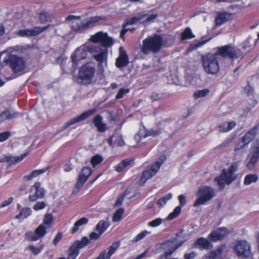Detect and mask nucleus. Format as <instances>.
I'll return each mask as SVG.
<instances>
[{
    "instance_id": "61",
    "label": "nucleus",
    "mask_w": 259,
    "mask_h": 259,
    "mask_svg": "<svg viewBox=\"0 0 259 259\" xmlns=\"http://www.w3.org/2000/svg\"><path fill=\"white\" fill-rule=\"evenodd\" d=\"M197 255V253L194 251L186 253L184 255L185 259H194Z\"/></svg>"
},
{
    "instance_id": "36",
    "label": "nucleus",
    "mask_w": 259,
    "mask_h": 259,
    "mask_svg": "<svg viewBox=\"0 0 259 259\" xmlns=\"http://www.w3.org/2000/svg\"><path fill=\"white\" fill-rule=\"evenodd\" d=\"M229 17V15L227 13H219L215 18V25L217 26L222 25L228 20Z\"/></svg>"
},
{
    "instance_id": "56",
    "label": "nucleus",
    "mask_w": 259,
    "mask_h": 259,
    "mask_svg": "<svg viewBox=\"0 0 259 259\" xmlns=\"http://www.w3.org/2000/svg\"><path fill=\"white\" fill-rule=\"evenodd\" d=\"M101 235L102 234H100V233L99 232L98 233L94 232H92L89 235V238H88L87 237H86L87 238V239L89 240V243L87 245H88V244L90 243L91 240H96L98 239Z\"/></svg>"
},
{
    "instance_id": "21",
    "label": "nucleus",
    "mask_w": 259,
    "mask_h": 259,
    "mask_svg": "<svg viewBox=\"0 0 259 259\" xmlns=\"http://www.w3.org/2000/svg\"><path fill=\"white\" fill-rule=\"evenodd\" d=\"M119 246L120 242L119 241L114 242L105 250L101 251L98 256L95 259H109L119 248Z\"/></svg>"
},
{
    "instance_id": "6",
    "label": "nucleus",
    "mask_w": 259,
    "mask_h": 259,
    "mask_svg": "<svg viewBox=\"0 0 259 259\" xmlns=\"http://www.w3.org/2000/svg\"><path fill=\"white\" fill-rule=\"evenodd\" d=\"M13 50V48H9L2 52V54H7L4 58V62L9 65L14 72H18L24 69L25 62L21 58L15 54Z\"/></svg>"
},
{
    "instance_id": "13",
    "label": "nucleus",
    "mask_w": 259,
    "mask_h": 259,
    "mask_svg": "<svg viewBox=\"0 0 259 259\" xmlns=\"http://www.w3.org/2000/svg\"><path fill=\"white\" fill-rule=\"evenodd\" d=\"M87 237H83L80 240H77L70 246L67 258L60 257L58 259H75L79 253V250L89 243Z\"/></svg>"
},
{
    "instance_id": "20",
    "label": "nucleus",
    "mask_w": 259,
    "mask_h": 259,
    "mask_svg": "<svg viewBox=\"0 0 259 259\" xmlns=\"http://www.w3.org/2000/svg\"><path fill=\"white\" fill-rule=\"evenodd\" d=\"M96 112V109H92L89 110H88L87 111H85L83 112L82 114H81L80 115L77 116L74 118H72L69 121L67 122L65 125L64 127L67 128L69 126H70L71 125L76 124L77 123H78L79 122H81L84 119H85L89 117L90 116L93 115Z\"/></svg>"
},
{
    "instance_id": "49",
    "label": "nucleus",
    "mask_w": 259,
    "mask_h": 259,
    "mask_svg": "<svg viewBox=\"0 0 259 259\" xmlns=\"http://www.w3.org/2000/svg\"><path fill=\"white\" fill-rule=\"evenodd\" d=\"M44 247L43 244L40 245L39 247H36L33 244H30L28 248L34 254L37 255L41 252Z\"/></svg>"
},
{
    "instance_id": "5",
    "label": "nucleus",
    "mask_w": 259,
    "mask_h": 259,
    "mask_svg": "<svg viewBox=\"0 0 259 259\" xmlns=\"http://www.w3.org/2000/svg\"><path fill=\"white\" fill-rule=\"evenodd\" d=\"M238 167V163L233 162L227 168L223 169L221 175L215 178L214 181L221 189L224 188L225 185H230L236 179L235 172Z\"/></svg>"
},
{
    "instance_id": "40",
    "label": "nucleus",
    "mask_w": 259,
    "mask_h": 259,
    "mask_svg": "<svg viewBox=\"0 0 259 259\" xmlns=\"http://www.w3.org/2000/svg\"><path fill=\"white\" fill-rule=\"evenodd\" d=\"M109 226V224L108 222L101 220L96 225V229L100 234H102Z\"/></svg>"
},
{
    "instance_id": "33",
    "label": "nucleus",
    "mask_w": 259,
    "mask_h": 259,
    "mask_svg": "<svg viewBox=\"0 0 259 259\" xmlns=\"http://www.w3.org/2000/svg\"><path fill=\"white\" fill-rule=\"evenodd\" d=\"M258 128L256 127L252 128L242 138V140L244 141L246 144H248L255 137L257 134Z\"/></svg>"
},
{
    "instance_id": "45",
    "label": "nucleus",
    "mask_w": 259,
    "mask_h": 259,
    "mask_svg": "<svg viewBox=\"0 0 259 259\" xmlns=\"http://www.w3.org/2000/svg\"><path fill=\"white\" fill-rule=\"evenodd\" d=\"M195 36L192 32V30L189 28H187L182 33L181 39L182 40L194 38Z\"/></svg>"
},
{
    "instance_id": "58",
    "label": "nucleus",
    "mask_w": 259,
    "mask_h": 259,
    "mask_svg": "<svg viewBox=\"0 0 259 259\" xmlns=\"http://www.w3.org/2000/svg\"><path fill=\"white\" fill-rule=\"evenodd\" d=\"M11 134L9 132H5L2 133H0V142H3L6 140H7Z\"/></svg>"
},
{
    "instance_id": "26",
    "label": "nucleus",
    "mask_w": 259,
    "mask_h": 259,
    "mask_svg": "<svg viewBox=\"0 0 259 259\" xmlns=\"http://www.w3.org/2000/svg\"><path fill=\"white\" fill-rule=\"evenodd\" d=\"M193 246L203 249H210L212 248L211 243L206 238L203 237L198 238L194 243Z\"/></svg>"
},
{
    "instance_id": "14",
    "label": "nucleus",
    "mask_w": 259,
    "mask_h": 259,
    "mask_svg": "<svg viewBox=\"0 0 259 259\" xmlns=\"http://www.w3.org/2000/svg\"><path fill=\"white\" fill-rule=\"evenodd\" d=\"M92 172V169L89 166H84L82 168L78 175L75 188L73 191V193H76L80 190Z\"/></svg>"
},
{
    "instance_id": "57",
    "label": "nucleus",
    "mask_w": 259,
    "mask_h": 259,
    "mask_svg": "<svg viewBox=\"0 0 259 259\" xmlns=\"http://www.w3.org/2000/svg\"><path fill=\"white\" fill-rule=\"evenodd\" d=\"M157 14H153L150 15H148L147 14V16L145 17L146 18L145 20L142 22H153L157 17Z\"/></svg>"
},
{
    "instance_id": "39",
    "label": "nucleus",
    "mask_w": 259,
    "mask_h": 259,
    "mask_svg": "<svg viewBox=\"0 0 259 259\" xmlns=\"http://www.w3.org/2000/svg\"><path fill=\"white\" fill-rule=\"evenodd\" d=\"M88 223V219L87 218L83 217L74 223V226L71 229L72 233L74 234L78 230L80 227L83 225L87 224Z\"/></svg>"
},
{
    "instance_id": "28",
    "label": "nucleus",
    "mask_w": 259,
    "mask_h": 259,
    "mask_svg": "<svg viewBox=\"0 0 259 259\" xmlns=\"http://www.w3.org/2000/svg\"><path fill=\"white\" fill-rule=\"evenodd\" d=\"M258 159L259 154L250 151V153L247 158V167L249 169H253Z\"/></svg>"
},
{
    "instance_id": "4",
    "label": "nucleus",
    "mask_w": 259,
    "mask_h": 259,
    "mask_svg": "<svg viewBox=\"0 0 259 259\" xmlns=\"http://www.w3.org/2000/svg\"><path fill=\"white\" fill-rule=\"evenodd\" d=\"M66 20L71 21V28L73 31L82 33L94 27L100 21L105 20V18L103 16H93L81 20L80 16L69 15L66 17Z\"/></svg>"
},
{
    "instance_id": "11",
    "label": "nucleus",
    "mask_w": 259,
    "mask_h": 259,
    "mask_svg": "<svg viewBox=\"0 0 259 259\" xmlns=\"http://www.w3.org/2000/svg\"><path fill=\"white\" fill-rule=\"evenodd\" d=\"M234 253L241 258H250L252 256L250 243L245 240L236 241L233 247Z\"/></svg>"
},
{
    "instance_id": "35",
    "label": "nucleus",
    "mask_w": 259,
    "mask_h": 259,
    "mask_svg": "<svg viewBox=\"0 0 259 259\" xmlns=\"http://www.w3.org/2000/svg\"><path fill=\"white\" fill-rule=\"evenodd\" d=\"M28 155V153L22 154L20 156L13 157L11 156H7L5 158V161L10 163V164H16L22 161L24 157Z\"/></svg>"
},
{
    "instance_id": "15",
    "label": "nucleus",
    "mask_w": 259,
    "mask_h": 259,
    "mask_svg": "<svg viewBox=\"0 0 259 259\" xmlns=\"http://www.w3.org/2000/svg\"><path fill=\"white\" fill-rule=\"evenodd\" d=\"M47 227L44 224L40 225L34 231H29L25 234V238L30 241H36L42 238L47 233Z\"/></svg>"
},
{
    "instance_id": "41",
    "label": "nucleus",
    "mask_w": 259,
    "mask_h": 259,
    "mask_svg": "<svg viewBox=\"0 0 259 259\" xmlns=\"http://www.w3.org/2000/svg\"><path fill=\"white\" fill-rule=\"evenodd\" d=\"M103 160V158L101 155L97 154L91 158L90 163L94 168L100 164Z\"/></svg>"
},
{
    "instance_id": "53",
    "label": "nucleus",
    "mask_w": 259,
    "mask_h": 259,
    "mask_svg": "<svg viewBox=\"0 0 259 259\" xmlns=\"http://www.w3.org/2000/svg\"><path fill=\"white\" fill-rule=\"evenodd\" d=\"M208 40H205V41H199L196 43H194L190 46L189 48L188 49V51H191L193 50L196 49L197 48L202 46L204 44H205L206 42L208 41Z\"/></svg>"
},
{
    "instance_id": "24",
    "label": "nucleus",
    "mask_w": 259,
    "mask_h": 259,
    "mask_svg": "<svg viewBox=\"0 0 259 259\" xmlns=\"http://www.w3.org/2000/svg\"><path fill=\"white\" fill-rule=\"evenodd\" d=\"M119 56L116 60L115 65L117 68H120L126 66L128 63V61L126 52L122 47L119 48Z\"/></svg>"
},
{
    "instance_id": "1",
    "label": "nucleus",
    "mask_w": 259,
    "mask_h": 259,
    "mask_svg": "<svg viewBox=\"0 0 259 259\" xmlns=\"http://www.w3.org/2000/svg\"><path fill=\"white\" fill-rule=\"evenodd\" d=\"M90 40L94 44L86 43L77 48L71 56L72 65L75 68L81 60L85 59L89 53L94 57L98 51L100 45L95 44L100 42L102 46L108 48L113 44L112 37L108 36L107 32L99 31L91 36Z\"/></svg>"
},
{
    "instance_id": "2",
    "label": "nucleus",
    "mask_w": 259,
    "mask_h": 259,
    "mask_svg": "<svg viewBox=\"0 0 259 259\" xmlns=\"http://www.w3.org/2000/svg\"><path fill=\"white\" fill-rule=\"evenodd\" d=\"M243 54L240 50L231 45L219 48L215 54H209L203 57V65L204 70L209 74H215L219 69V61L221 57H228L232 60L242 58Z\"/></svg>"
},
{
    "instance_id": "43",
    "label": "nucleus",
    "mask_w": 259,
    "mask_h": 259,
    "mask_svg": "<svg viewBox=\"0 0 259 259\" xmlns=\"http://www.w3.org/2000/svg\"><path fill=\"white\" fill-rule=\"evenodd\" d=\"M248 145L247 144L242 140L236 145L235 149V151L237 153H244L246 147Z\"/></svg>"
},
{
    "instance_id": "47",
    "label": "nucleus",
    "mask_w": 259,
    "mask_h": 259,
    "mask_svg": "<svg viewBox=\"0 0 259 259\" xmlns=\"http://www.w3.org/2000/svg\"><path fill=\"white\" fill-rule=\"evenodd\" d=\"M124 211V209L119 208L114 213L112 217V221L114 222H117L121 220V217Z\"/></svg>"
},
{
    "instance_id": "8",
    "label": "nucleus",
    "mask_w": 259,
    "mask_h": 259,
    "mask_svg": "<svg viewBox=\"0 0 259 259\" xmlns=\"http://www.w3.org/2000/svg\"><path fill=\"white\" fill-rule=\"evenodd\" d=\"M95 70L93 63L89 62L83 64L79 69L78 79L82 84H90L94 78Z\"/></svg>"
},
{
    "instance_id": "50",
    "label": "nucleus",
    "mask_w": 259,
    "mask_h": 259,
    "mask_svg": "<svg viewBox=\"0 0 259 259\" xmlns=\"http://www.w3.org/2000/svg\"><path fill=\"white\" fill-rule=\"evenodd\" d=\"M163 222V220L162 219L158 218L149 222L148 226L152 228H155L160 226Z\"/></svg>"
},
{
    "instance_id": "44",
    "label": "nucleus",
    "mask_w": 259,
    "mask_h": 259,
    "mask_svg": "<svg viewBox=\"0 0 259 259\" xmlns=\"http://www.w3.org/2000/svg\"><path fill=\"white\" fill-rule=\"evenodd\" d=\"M53 221V216L51 213L46 214L44 216L43 224L47 228L50 227Z\"/></svg>"
},
{
    "instance_id": "59",
    "label": "nucleus",
    "mask_w": 259,
    "mask_h": 259,
    "mask_svg": "<svg viewBox=\"0 0 259 259\" xmlns=\"http://www.w3.org/2000/svg\"><path fill=\"white\" fill-rule=\"evenodd\" d=\"M73 167L72 164L69 162L66 163L63 166V170L66 172H69L71 170H72L73 169Z\"/></svg>"
},
{
    "instance_id": "52",
    "label": "nucleus",
    "mask_w": 259,
    "mask_h": 259,
    "mask_svg": "<svg viewBox=\"0 0 259 259\" xmlns=\"http://www.w3.org/2000/svg\"><path fill=\"white\" fill-rule=\"evenodd\" d=\"M130 92L128 89L121 88L117 93L115 98L116 99H120L123 97L124 95L127 94Z\"/></svg>"
},
{
    "instance_id": "64",
    "label": "nucleus",
    "mask_w": 259,
    "mask_h": 259,
    "mask_svg": "<svg viewBox=\"0 0 259 259\" xmlns=\"http://www.w3.org/2000/svg\"><path fill=\"white\" fill-rule=\"evenodd\" d=\"M39 18L41 23H45L47 21V13L45 12H42L39 15Z\"/></svg>"
},
{
    "instance_id": "60",
    "label": "nucleus",
    "mask_w": 259,
    "mask_h": 259,
    "mask_svg": "<svg viewBox=\"0 0 259 259\" xmlns=\"http://www.w3.org/2000/svg\"><path fill=\"white\" fill-rule=\"evenodd\" d=\"M13 201V197H9L7 200L3 201L1 204H0L1 207H4L9 205H10Z\"/></svg>"
},
{
    "instance_id": "7",
    "label": "nucleus",
    "mask_w": 259,
    "mask_h": 259,
    "mask_svg": "<svg viewBox=\"0 0 259 259\" xmlns=\"http://www.w3.org/2000/svg\"><path fill=\"white\" fill-rule=\"evenodd\" d=\"M196 199L193 204L194 207L204 205L207 202L211 200L215 196V191L210 186H201L196 193Z\"/></svg>"
},
{
    "instance_id": "48",
    "label": "nucleus",
    "mask_w": 259,
    "mask_h": 259,
    "mask_svg": "<svg viewBox=\"0 0 259 259\" xmlns=\"http://www.w3.org/2000/svg\"><path fill=\"white\" fill-rule=\"evenodd\" d=\"M209 92V91L206 89L201 90H198L194 93V97L196 99L203 98L206 96L208 94Z\"/></svg>"
},
{
    "instance_id": "46",
    "label": "nucleus",
    "mask_w": 259,
    "mask_h": 259,
    "mask_svg": "<svg viewBox=\"0 0 259 259\" xmlns=\"http://www.w3.org/2000/svg\"><path fill=\"white\" fill-rule=\"evenodd\" d=\"M172 194L171 193L167 194L164 196L159 199L157 203L161 207H163L166 204L168 200L172 198Z\"/></svg>"
},
{
    "instance_id": "18",
    "label": "nucleus",
    "mask_w": 259,
    "mask_h": 259,
    "mask_svg": "<svg viewBox=\"0 0 259 259\" xmlns=\"http://www.w3.org/2000/svg\"><path fill=\"white\" fill-rule=\"evenodd\" d=\"M47 27H35L31 29H21L16 32V34L20 37H31L37 35L44 31Z\"/></svg>"
},
{
    "instance_id": "9",
    "label": "nucleus",
    "mask_w": 259,
    "mask_h": 259,
    "mask_svg": "<svg viewBox=\"0 0 259 259\" xmlns=\"http://www.w3.org/2000/svg\"><path fill=\"white\" fill-rule=\"evenodd\" d=\"M166 160V156L162 155L159 158L158 160L150 166H147L143 171L142 175L139 180V184L143 186L146 182L151 177L154 176L158 171L161 165Z\"/></svg>"
},
{
    "instance_id": "38",
    "label": "nucleus",
    "mask_w": 259,
    "mask_h": 259,
    "mask_svg": "<svg viewBox=\"0 0 259 259\" xmlns=\"http://www.w3.org/2000/svg\"><path fill=\"white\" fill-rule=\"evenodd\" d=\"M32 212L31 209L29 207L23 208L19 213L15 216V219L18 220L24 219L29 217Z\"/></svg>"
},
{
    "instance_id": "27",
    "label": "nucleus",
    "mask_w": 259,
    "mask_h": 259,
    "mask_svg": "<svg viewBox=\"0 0 259 259\" xmlns=\"http://www.w3.org/2000/svg\"><path fill=\"white\" fill-rule=\"evenodd\" d=\"M93 122L98 132L103 133L107 130V124L103 122V117L100 115H96Z\"/></svg>"
},
{
    "instance_id": "29",
    "label": "nucleus",
    "mask_w": 259,
    "mask_h": 259,
    "mask_svg": "<svg viewBox=\"0 0 259 259\" xmlns=\"http://www.w3.org/2000/svg\"><path fill=\"white\" fill-rule=\"evenodd\" d=\"M17 113L13 110L7 109L0 113V122H2L7 120H10L17 116Z\"/></svg>"
},
{
    "instance_id": "32",
    "label": "nucleus",
    "mask_w": 259,
    "mask_h": 259,
    "mask_svg": "<svg viewBox=\"0 0 259 259\" xmlns=\"http://www.w3.org/2000/svg\"><path fill=\"white\" fill-rule=\"evenodd\" d=\"M133 159H125L122 160L120 163L114 166L115 170L117 172H121L128 166H130L133 162Z\"/></svg>"
},
{
    "instance_id": "62",
    "label": "nucleus",
    "mask_w": 259,
    "mask_h": 259,
    "mask_svg": "<svg viewBox=\"0 0 259 259\" xmlns=\"http://www.w3.org/2000/svg\"><path fill=\"white\" fill-rule=\"evenodd\" d=\"M244 91L248 95H250L252 94L253 90L250 85H246L244 88Z\"/></svg>"
},
{
    "instance_id": "12",
    "label": "nucleus",
    "mask_w": 259,
    "mask_h": 259,
    "mask_svg": "<svg viewBox=\"0 0 259 259\" xmlns=\"http://www.w3.org/2000/svg\"><path fill=\"white\" fill-rule=\"evenodd\" d=\"M97 52H98L95 53L93 57L98 62V71L99 73L102 74L107 68L108 51L106 49L102 48L100 46Z\"/></svg>"
},
{
    "instance_id": "54",
    "label": "nucleus",
    "mask_w": 259,
    "mask_h": 259,
    "mask_svg": "<svg viewBox=\"0 0 259 259\" xmlns=\"http://www.w3.org/2000/svg\"><path fill=\"white\" fill-rule=\"evenodd\" d=\"M250 151L259 154V139L252 143Z\"/></svg>"
},
{
    "instance_id": "37",
    "label": "nucleus",
    "mask_w": 259,
    "mask_h": 259,
    "mask_svg": "<svg viewBox=\"0 0 259 259\" xmlns=\"http://www.w3.org/2000/svg\"><path fill=\"white\" fill-rule=\"evenodd\" d=\"M258 180V176L256 174H248L244 177V184L245 185H249L252 183H256Z\"/></svg>"
},
{
    "instance_id": "3",
    "label": "nucleus",
    "mask_w": 259,
    "mask_h": 259,
    "mask_svg": "<svg viewBox=\"0 0 259 259\" xmlns=\"http://www.w3.org/2000/svg\"><path fill=\"white\" fill-rule=\"evenodd\" d=\"M173 42V37L170 35L154 34L142 41L140 53L143 55H147L151 53H157L162 48L170 46Z\"/></svg>"
},
{
    "instance_id": "55",
    "label": "nucleus",
    "mask_w": 259,
    "mask_h": 259,
    "mask_svg": "<svg viewBox=\"0 0 259 259\" xmlns=\"http://www.w3.org/2000/svg\"><path fill=\"white\" fill-rule=\"evenodd\" d=\"M46 206V204L44 201H38L34 205L33 208L34 210L37 211L44 208Z\"/></svg>"
},
{
    "instance_id": "23",
    "label": "nucleus",
    "mask_w": 259,
    "mask_h": 259,
    "mask_svg": "<svg viewBox=\"0 0 259 259\" xmlns=\"http://www.w3.org/2000/svg\"><path fill=\"white\" fill-rule=\"evenodd\" d=\"M229 233V231L225 228H220L213 231L209 235V238L213 241L216 242L223 239Z\"/></svg>"
},
{
    "instance_id": "16",
    "label": "nucleus",
    "mask_w": 259,
    "mask_h": 259,
    "mask_svg": "<svg viewBox=\"0 0 259 259\" xmlns=\"http://www.w3.org/2000/svg\"><path fill=\"white\" fill-rule=\"evenodd\" d=\"M147 14L144 13H141L137 16H135L133 17L125 19L124 21V24L123 25V29L120 32V37L123 38L124 35L128 31V29L125 28L127 25H134L139 22H140L143 20L144 18H145Z\"/></svg>"
},
{
    "instance_id": "34",
    "label": "nucleus",
    "mask_w": 259,
    "mask_h": 259,
    "mask_svg": "<svg viewBox=\"0 0 259 259\" xmlns=\"http://www.w3.org/2000/svg\"><path fill=\"white\" fill-rule=\"evenodd\" d=\"M223 250L224 246H219L215 250H213L208 254L205 255L204 256L203 259H215L222 253Z\"/></svg>"
},
{
    "instance_id": "10",
    "label": "nucleus",
    "mask_w": 259,
    "mask_h": 259,
    "mask_svg": "<svg viewBox=\"0 0 259 259\" xmlns=\"http://www.w3.org/2000/svg\"><path fill=\"white\" fill-rule=\"evenodd\" d=\"M160 134L159 130H154L153 129L147 130L143 127L140 129L139 132L135 136V140L136 142V147H141L145 145L149 142V139L148 138L150 136H157Z\"/></svg>"
},
{
    "instance_id": "51",
    "label": "nucleus",
    "mask_w": 259,
    "mask_h": 259,
    "mask_svg": "<svg viewBox=\"0 0 259 259\" xmlns=\"http://www.w3.org/2000/svg\"><path fill=\"white\" fill-rule=\"evenodd\" d=\"M150 233L148 231L144 230L142 231L141 233L138 234L132 240L133 242H137L142 239H143L147 234Z\"/></svg>"
},
{
    "instance_id": "63",
    "label": "nucleus",
    "mask_w": 259,
    "mask_h": 259,
    "mask_svg": "<svg viewBox=\"0 0 259 259\" xmlns=\"http://www.w3.org/2000/svg\"><path fill=\"white\" fill-rule=\"evenodd\" d=\"M62 237V235L61 233L57 234L53 240L54 244L56 245L57 243L61 239Z\"/></svg>"
},
{
    "instance_id": "30",
    "label": "nucleus",
    "mask_w": 259,
    "mask_h": 259,
    "mask_svg": "<svg viewBox=\"0 0 259 259\" xmlns=\"http://www.w3.org/2000/svg\"><path fill=\"white\" fill-rule=\"evenodd\" d=\"M48 169V167H46L40 169L34 170L30 173L24 176L23 180L26 181L31 180L32 179L45 173Z\"/></svg>"
},
{
    "instance_id": "17",
    "label": "nucleus",
    "mask_w": 259,
    "mask_h": 259,
    "mask_svg": "<svg viewBox=\"0 0 259 259\" xmlns=\"http://www.w3.org/2000/svg\"><path fill=\"white\" fill-rule=\"evenodd\" d=\"M45 194V190L41 187L40 183L36 182L31 187L29 196V200L35 201L38 198H43Z\"/></svg>"
},
{
    "instance_id": "31",
    "label": "nucleus",
    "mask_w": 259,
    "mask_h": 259,
    "mask_svg": "<svg viewBox=\"0 0 259 259\" xmlns=\"http://www.w3.org/2000/svg\"><path fill=\"white\" fill-rule=\"evenodd\" d=\"M236 124V122L234 121L223 122L219 126V131L221 133L228 132L234 128Z\"/></svg>"
},
{
    "instance_id": "25",
    "label": "nucleus",
    "mask_w": 259,
    "mask_h": 259,
    "mask_svg": "<svg viewBox=\"0 0 259 259\" xmlns=\"http://www.w3.org/2000/svg\"><path fill=\"white\" fill-rule=\"evenodd\" d=\"M109 144L111 146L122 147L124 145L121 135L118 132H115L108 140Z\"/></svg>"
},
{
    "instance_id": "22",
    "label": "nucleus",
    "mask_w": 259,
    "mask_h": 259,
    "mask_svg": "<svg viewBox=\"0 0 259 259\" xmlns=\"http://www.w3.org/2000/svg\"><path fill=\"white\" fill-rule=\"evenodd\" d=\"M180 205L177 206L174 210L170 213L166 218L167 220H172L176 218L181 212L182 206H184L186 204V198L184 195H180L178 197Z\"/></svg>"
},
{
    "instance_id": "19",
    "label": "nucleus",
    "mask_w": 259,
    "mask_h": 259,
    "mask_svg": "<svg viewBox=\"0 0 259 259\" xmlns=\"http://www.w3.org/2000/svg\"><path fill=\"white\" fill-rule=\"evenodd\" d=\"M182 243L179 244L176 239H172L165 242L163 245V248L165 249L164 254L165 257L170 256Z\"/></svg>"
},
{
    "instance_id": "42",
    "label": "nucleus",
    "mask_w": 259,
    "mask_h": 259,
    "mask_svg": "<svg viewBox=\"0 0 259 259\" xmlns=\"http://www.w3.org/2000/svg\"><path fill=\"white\" fill-rule=\"evenodd\" d=\"M250 40H251L250 39H248L246 41H245V42H244L243 46L242 47V49L243 50V51H241L240 49L234 47V48L240 50V52H241L243 54L242 57H243L244 53L249 52L252 49V45L250 44ZM231 46L233 47L232 45H231ZM233 47H234V46H233ZM242 58L243 57H242ZM238 59H239V58ZM240 59H241V58H240Z\"/></svg>"
}]
</instances>
